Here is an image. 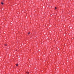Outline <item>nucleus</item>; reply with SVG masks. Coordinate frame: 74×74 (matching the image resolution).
Here are the masks:
<instances>
[{"instance_id": "1", "label": "nucleus", "mask_w": 74, "mask_h": 74, "mask_svg": "<svg viewBox=\"0 0 74 74\" xmlns=\"http://www.w3.org/2000/svg\"><path fill=\"white\" fill-rule=\"evenodd\" d=\"M16 66H18V64H16Z\"/></svg>"}, {"instance_id": "2", "label": "nucleus", "mask_w": 74, "mask_h": 74, "mask_svg": "<svg viewBox=\"0 0 74 74\" xmlns=\"http://www.w3.org/2000/svg\"><path fill=\"white\" fill-rule=\"evenodd\" d=\"M1 4L2 5H3V4H4V3L3 2H1Z\"/></svg>"}, {"instance_id": "3", "label": "nucleus", "mask_w": 74, "mask_h": 74, "mask_svg": "<svg viewBox=\"0 0 74 74\" xmlns=\"http://www.w3.org/2000/svg\"><path fill=\"white\" fill-rule=\"evenodd\" d=\"M55 10H56L57 9V8H56V7H55Z\"/></svg>"}, {"instance_id": "4", "label": "nucleus", "mask_w": 74, "mask_h": 74, "mask_svg": "<svg viewBox=\"0 0 74 74\" xmlns=\"http://www.w3.org/2000/svg\"><path fill=\"white\" fill-rule=\"evenodd\" d=\"M26 73H27V74H29V73L27 72Z\"/></svg>"}, {"instance_id": "5", "label": "nucleus", "mask_w": 74, "mask_h": 74, "mask_svg": "<svg viewBox=\"0 0 74 74\" xmlns=\"http://www.w3.org/2000/svg\"><path fill=\"white\" fill-rule=\"evenodd\" d=\"M30 34V32L28 33V34Z\"/></svg>"}, {"instance_id": "6", "label": "nucleus", "mask_w": 74, "mask_h": 74, "mask_svg": "<svg viewBox=\"0 0 74 74\" xmlns=\"http://www.w3.org/2000/svg\"><path fill=\"white\" fill-rule=\"evenodd\" d=\"M5 46H7V44H5Z\"/></svg>"}, {"instance_id": "7", "label": "nucleus", "mask_w": 74, "mask_h": 74, "mask_svg": "<svg viewBox=\"0 0 74 74\" xmlns=\"http://www.w3.org/2000/svg\"><path fill=\"white\" fill-rule=\"evenodd\" d=\"M16 51H17V50H16Z\"/></svg>"}]
</instances>
